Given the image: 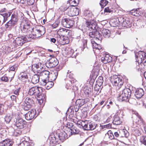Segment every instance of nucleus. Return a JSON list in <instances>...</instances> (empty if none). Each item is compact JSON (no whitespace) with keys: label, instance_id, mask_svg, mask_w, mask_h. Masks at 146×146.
<instances>
[{"label":"nucleus","instance_id":"obj_26","mask_svg":"<svg viewBox=\"0 0 146 146\" xmlns=\"http://www.w3.org/2000/svg\"><path fill=\"white\" fill-rule=\"evenodd\" d=\"M102 33L103 36L106 38L109 37L111 34V31L107 29H103L102 30Z\"/></svg>","mask_w":146,"mask_h":146},{"label":"nucleus","instance_id":"obj_63","mask_svg":"<svg viewBox=\"0 0 146 146\" xmlns=\"http://www.w3.org/2000/svg\"><path fill=\"white\" fill-rule=\"evenodd\" d=\"M64 29H65V28L60 29L58 31V33H60V34L63 35L64 32Z\"/></svg>","mask_w":146,"mask_h":146},{"label":"nucleus","instance_id":"obj_10","mask_svg":"<svg viewBox=\"0 0 146 146\" xmlns=\"http://www.w3.org/2000/svg\"><path fill=\"white\" fill-rule=\"evenodd\" d=\"M74 21L67 18L63 19L61 22V23L62 25L67 28L72 27L74 25Z\"/></svg>","mask_w":146,"mask_h":146},{"label":"nucleus","instance_id":"obj_29","mask_svg":"<svg viewBox=\"0 0 146 146\" xmlns=\"http://www.w3.org/2000/svg\"><path fill=\"white\" fill-rule=\"evenodd\" d=\"M12 142L9 140H3V141L0 143V146H11Z\"/></svg>","mask_w":146,"mask_h":146},{"label":"nucleus","instance_id":"obj_31","mask_svg":"<svg viewBox=\"0 0 146 146\" xmlns=\"http://www.w3.org/2000/svg\"><path fill=\"white\" fill-rule=\"evenodd\" d=\"M59 139L63 142L65 140L68 138L67 134L64 132L61 133H60L58 136Z\"/></svg>","mask_w":146,"mask_h":146},{"label":"nucleus","instance_id":"obj_8","mask_svg":"<svg viewBox=\"0 0 146 146\" xmlns=\"http://www.w3.org/2000/svg\"><path fill=\"white\" fill-rule=\"evenodd\" d=\"M58 63L57 59L55 57H52L47 60L46 63L47 67L49 68H51L57 66Z\"/></svg>","mask_w":146,"mask_h":146},{"label":"nucleus","instance_id":"obj_23","mask_svg":"<svg viewBox=\"0 0 146 146\" xmlns=\"http://www.w3.org/2000/svg\"><path fill=\"white\" fill-rule=\"evenodd\" d=\"M70 126L71 128L70 129L71 131L70 133L71 135H75L78 134L79 132V130L76 127H73V125L72 123L70 124ZM70 126V124H67L68 127V125Z\"/></svg>","mask_w":146,"mask_h":146},{"label":"nucleus","instance_id":"obj_32","mask_svg":"<svg viewBox=\"0 0 146 146\" xmlns=\"http://www.w3.org/2000/svg\"><path fill=\"white\" fill-rule=\"evenodd\" d=\"M25 103L32 107L34 104V102L32 98L27 97L25 100Z\"/></svg>","mask_w":146,"mask_h":146},{"label":"nucleus","instance_id":"obj_62","mask_svg":"<svg viewBox=\"0 0 146 146\" xmlns=\"http://www.w3.org/2000/svg\"><path fill=\"white\" fill-rule=\"evenodd\" d=\"M17 97L16 96H15L14 95H12L11 97V100L12 101H14L15 102L16 101Z\"/></svg>","mask_w":146,"mask_h":146},{"label":"nucleus","instance_id":"obj_36","mask_svg":"<svg viewBox=\"0 0 146 146\" xmlns=\"http://www.w3.org/2000/svg\"><path fill=\"white\" fill-rule=\"evenodd\" d=\"M39 96L37 97V100L39 104H41L43 103V101L45 100V96L44 94H41Z\"/></svg>","mask_w":146,"mask_h":146},{"label":"nucleus","instance_id":"obj_53","mask_svg":"<svg viewBox=\"0 0 146 146\" xmlns=\"http://www.w3.org/2000/svg\"><path fill=\"white\" fill-rule=\"evenodd\" d=\"M11 117L9 115H7L5 117V121L7 123H9L10 121Z\"/></svg>","mask_w":146,"mask_h":146},{"label":"nucleus","instance_id":"obj_11","mask_svg":"<svg viewBox=\"0 0 146 146\" xmlns=\"http://www.w3.org/2000/svg\"><path fill=\"white\" fill-rule=\"evenodd\" d=\"M27 122L22 118H18L17 119L15 125L19 129H22L25 127L26 125Z\"/></svg>","mask_w":146,"mask_h":146},{"label":"nucleus","instance_id":"obj_9","mask_svg":"<svg viewBox=\"0 0 146 146\" xmlns=\"http://www.w3.org/2000/svg\"><path fill=\"white\" fill-rule=\"evenodd\" d=\"M111 82L115 86H121L123 83L122 79L116 75H113L112 77Z\"/></svg>","mask_w":146,"mask_h":146},{"label":"nucleus","instance_id":"obj_14","mask_svg":"<svg viewBox=\"0 0 146 146\" xmlns=\"http://www.w3.org/2000/svg\"><path fill=\"white\" fill-rule=\"evenodd\" d=\"M127 88H126L123 90L122 95L119 97L118 100L120 102L125 101L127 102Z\"/></svg>","mask_w":146,"mask_h":146},{"label":"nucleus","instance_id":"obj_35","mask_svg":"<svg viewBox=\"0 0 146 146\" xmlns=\"http://www.w3.org/2000/svg\"><path fill=\"white\" fill-rule=\"evenodd\" d=\"M49 140H50V143L52 145L54 146L57 143L56 138L54 135L52 136L51 138H49Z\"/></svg>","mask_w":146,"mask_h":146},{"label":"nucleus","instance_id":"obj_46","mask_svg":"<svg viewBox=\"0 0 146 146\" xmlns=\"http://www.w3.org/2000/svg\"><path fill=\"white\" fill-rule=\"evenodd\" d=\"M48 79H46L45 78H42V80L40 82L41 85L44 86L46 85L47 83L48 82Z\"/></svg>","mask_w":146,"mask_h":146},{"label":"nucleus","instance_id":"obj_30","mask_svg":"<svg viewBox=\"0 0 146 146\" xmlns=\"http://www.w3.org/2000/svg\"><path fill=\"white\" fill-rule=\"evenodd\" d=\"M139 10V9L132 10L129 12V14L135 16H139L141 14Z\"/></svg>","mask_w":146,"mask_h":146},{"label":"nucleus","instance_id":"obj_45","mask_svg":"<svg viewBox=\"0 0 146 146\" xmlns=\"http://www.w3.org/2000/svg\"><path fill=\"white\" fill-rule=\"evenodd\" d=\"M97 125L94 123L91 122H90L89 126L91 128V130H93L95 129Z\"/></svg>","mask_w":146,"mask_h":146},{"label":"nucleus","instance_id":"obj_34","mask_svg":"<svg viewBox=\"0 0 146 146\" xmlns=\"http://www.w3.org/2000/svg\"><path fill=\"white\" fill-rule=\"evenodd\" d=\"M21 80L24 82H26L28 80V76L26 73L23 72L21 74Z\"/></svg>","mask_w":146,"mask_h":146},{"label":"nucleus","instance_id":"obj_50","mask_svg":"<svg viewBox=\"0 0 146 146\" xmlns=\"http://www.w3.org/2000/svg\"><path fill=\"white\" fill-rule=\"evenodd\" d=\"M22 29H23L20 30L19 28H16L15 30V32L14 33L15 35L17 36L20 35V31H22V32L23 33L22 31Z\"/></svg>","mask_w":146,"mask_h":146},{"label":"nucleus","instance_id":"obj_28","mask_svg":"<svg viewBox=\"0 0 146 146\" xmlns=\"http://www.w3.org/2000/svg\"><path fill=\"white\" fill-rule=\"evenodd\" d=\"M40 74L42 78L48 79L49 78L50 72L47 70H44L40 72Z\"/></svg>","mask_w":146,"mask_h":146},{"label":"nucleus","instance_id":"obj_57","mask_svg":"<svg viewBox=\"0 0 146 146\" xmlns=\"http://www.w3.org/2000/svg\"><path fill=\"white\" fill-rule=\"evenodd\" d=\"M90 11H86L85 12L84 15L86 16H87L90 18V17H91L92 16V14L89 13Z\"/></svg>","mask_w":146,"mask_h":146},{"label":"nucleus","instance_id":"obj_1","mask_svg":"<svg viewBox=\"0 0 146 146\" xmlns=\"http://www.w3.org/2000/svg\"><path fill=\"white\" fill-rule=\"evenodd\" d=\"M23 25L22 32L24 33H31V35H28L30 41L36 38H38L43 35L45 33V29L43 27L37 26L35 28H32L30 27V24L27 23L26 21H23L21 24Z\"/></svg>","mask_w":146,"mask_h":146},{"label":"nucleus","instance_id":"obj_4","mask_svg":"<svg viewBox=\"0 0 146 146\" xmlns=\"http://www.w3.org/2000/svg\"><path fill=\"white\" fill-rule=\"evenodd\" d=\"M28 35H27L16 38L14 40L13 42L16 46H22L26 42L31 41Z\"/></svg>","mask_w":146,"mask_h":146},{"label":"nucleus","instance_id":"obj_49","mask_svg":"<svg viewBox=\"0 0 146 146\" xmlns=\"http://www.w3.org/2000/svg\"><path fill=\"white\" fill-rule=\"evenodd\" d=\"M133 130L134 132V133L136 135L139 136L141 134L140 129L136 128H135Z\"/></svg>","mask_w":146,"mask_h":146},{"label":"nucleus","instance_id":"obj_54","mask_svg":"<svg viewBox=\"0 0 146 146\" xmlns=\"http://www.w3.org/2000/svg\"><path fill=\"white\" fill-rule=\"evenodd\" d=\"M46 85H47V86L48 89H49L53 86L54 85V83L52 82V81L51 82L48 81Z\"/></svg>","mask_w":146,"mask_h":146},{"label":"nucleus","instance_id":"obj_15","mask_svg":"<svg viewBox=\"0 0 146 146\" xmlns=\"http://www.w3.org/2000/svg\"><path fill=\"white\" fill-rule=\"evenodd\" d=\"M101 38L100 39H99L98 38H91V42L92 44L93 47V48L100 50L102 48L101 46L100 45L97 44L95 42V40H98L100 42L101 41V40L102 38V36L101 35Z\"/></svg>","mask_w":146,"mask_h":146},{"label":"nucleus","instance_id":"obj_52","mask_svg":"<svg viewBox=\"0 0 146 146\" xmlns=\"http://www.w3.org/2000/svg\"><path fill=\"white\" fill-rule=\"evenodd\" d=\"M4 105L3 104H0V115H2L4 112Z\"/></svg>","mask_w":146,"mask_h":146},{"label":"nucleus","instance_id":"obj_24","mask_svg":"<svg viewBox=\"0 0 146 146\" xmlns=\"http://www.w3.org/2000/svg\"><path fill=\"white\" fill-rule=\"evenodd\" d=\"M88 99H79L77 100L76 102V105H78V107H81L88 101Z\"/></svg>","mask_w":146,"mask_h":146},{"label":"nucleus","instance_id":"obj_25","mask_svg":"<svg viewBox=\"0 0 146 146\" xmlns=\"http://www.w3.org/2000/svg\"><path fill=\"white\" fill-rule=\"evenodd\" d=\"M58 72L57 70H55L50 74L49 78H51L52 81H54L56 80L58 76Z\"/></svg>","mask_w":146,"mask_h":146},{"label":"nucleus","instance_id":"obj_64","mask_svg":"<svg viewBox=\"0 0 146 146\" xmlns=\"http://www.w3.org/2000/svg\"><path fill=\"white\" fill-rule=\"evenodd\" d=\"M17 69V67L15 66H13L10 68L9 70L10 71H14Z\"/></svg>","mask_w":146,"mask_h":146},{"label":"nucleus","instance_id":"obj_12","mask_svg":"<svg viewBox=\"0 0 146 146\" xmlns=\"http://www.w3.org/2000/svg\"><path fill=\"white\" fill-rule=\"evenodd\" d=\"M42 68H43V65L40 62L34 64L32 66V69L34 73H39Z\"/></svg>","mask_w":146,"mask_h":146},{"label":"nucleus","instance_id":"obj_5","mask_svg":"<svg viewBox=\"0 0 146 146\" xmlns=\"http://www.w3.org/2000/svg\"><path fill=\"white\" fill-rule=\"evenodd\" d=\"M135 53L137 65L142 63L144 60L146 61V53L145 52L139 51L138 52H135Z\"/></svg>","mask_w":146,"mask_h":146},{"label":"nucleus","instance_id":"obj_20","mask_svg":"<svg viewBox=\"0 0 146 146\" xmlns=\"http://www.w3.org/2000/svg\"><path fill=\"white\" fill-rule=\"evenodd\" d=\"M143 89L141 88H137L136 90L135 95L137 98H141L144 94Z\"/></svg>","mask_w":146,"mask_h":146},{"label":"nucleus","instance_id":"obj_44","mask_svg":"<svg viewBox=\"0 0 146 146\" xmlns=\"http://www.w3.org/2000/svg\"><path fill=\"white\" fill-rule=\"evenodd\" d=\"M128 133V131L127 130L124 129H123L121 131V133L122 134L121 137H124L126 138H127V134Z\"/></svg>","mask_w":146,"mask_h":146},{"label":"nucleus","instance_id":"obj_42","mask_svg":"<svg viewBox=\"0 0 146 146\" xmlns=\"http://www.w3.org/2000/svg\"><path fill=\"white\" fill-rule=\"evenodd\" d=\"M18 146H30V145L29 142L23 141Z\"/></svg>","mask_w":146,"mask_h":146},{"label":"nucleus","instance_id":"obj_39","mask_svg":"<svg viewBox=\"0 0 146 146\" xmlns=\"http://www.w3.org/2000/svg\"><path fill=\"white\" fill-rule=\"evenodd\" d=\"M108 3V2L106 0H101L100 4L102 8H103Z\"/></svg>","mask_w":146,"mask_h":146},{"label":"nucleus","instance_id":"obj_27","mask_svg":"<svg viewBox=\"0 0 146 146\" xmlns=\"http://www.w3.org/2000/svg\"><path fill=\"white\" fill-rule=\"evenodd\" d=\"M5 8H4L3 10L4 15H5V18H4L3 20L4 23L6 22L8 20L12 13V12L11 11H5Z\"/></svg>","mask_w":146,"mask_h":146},{"label":"nucleus","instance_id":"obj_38","mask_svg":"<svg viewBox=\"0 0 146 146\" xmlns=\"http://www.w3.org/2000/svg\"><path fill=\"white\" fill-rule=\"evenodd\" d=\"M92 89L88 87H85L84 89V94L87 96L91 93Z\"/></svg>","mask_w":146,"mask_h":146},{"label":"nucleus","instance_id":"obj_40","mask_svg":"<svg viewBox=\"0 0 146 146\" xmlns=\"http://www.w3.org/2000/svg\"><path fill=\"white\" fill-rule=\"evenodd\" d=\"M22 107L24 110L27 111L29 110L32 107V106L25 103L24 105H23Z\"/></svg>","mask_w":146,"mask_h":146},{"label":"nucleus","instance_id":"obj_60","mask_svg":"<svg viewBox=\"0 0 146 146\" xmlns=\"http://www.w3.org/2000/svg\"><path fill=\"white\" fill-rule=\"evenodd\" d=\"M20 89V88H19L14 90V94L17 96L18 95H19V93Z\"/></svg>","mask_w":146,"mask_h":146},{"label":"nucleus","instance_id":"obj_43","mask_svg":"<svg viewBox=\"0 0 146 146\" xmlns=\"http://www.w3.org/2000/svg\"><path fill=\"white\" fill-rule=\"evenodd\" d=\"M103 82V78L102 77L100 76L96 81L97 84L101 85Z\"/></svg>","mask_w":146,"mask_h":146},{"label":"nucleus","instance_id":"obj_48","mask_svg":"<svg viewBox=\"0 0 146 146\" xmlns=\"http://www.w3.org/2000/svg\"><path fill=\"white\" fill-rule=\"evenodd\" d=\"M140 142L146 145V136H142L140 139Z\"/></svg>","mask_w":146,"mask_h":146},{"label":"nucleus","instance_id":"obj_51","mask_svg":"<svg viewBox=\"0 0 146 146\" xmlns=\"http://www.w3.org/2000/svg\"><path fill=\"white\" fill-rule=\"evenodd\" d=\"M70 31L67 29H65L64 30V32L63 34V36H67L69 35V33Z\"/></svg>","mask_w":146,"mask_h":146},{"label":"nucleus","instance_id":"obj_55","mask_svg":"<svg viewBox=\"0 0 146 146\" xmlns=\"http://www.w3.org/2000/svg\"><path fill=\"white\" fill-rule=\"evenodd\" d=\"M4 18H5L3 10H1L0 11V19L3 22Z\"/></svg>","mask_w":146,"mask_h":146},{"label":"nucleus","instance_id":"obj_6","mask_svg":"<svg viewBox=\"0 0 146 146\" xmlns=\"http://www.w3.org/2000/svg\"><path fill=\"white\" fill-rule=\"evenodd\" d=\"M65 11H67V14L70 17L77 15L79 13V9L75 7L69 6Z\"/></svg>","mask_w":146,"mask_h":146},{"label":"nucleus","instance_id":"obj_58","mask_svg":"<svg viewBox=\"0 0 146 146\" xmlns=\"http://www.w3.org/2000/svg\"><path fill=\"white\" fill-rule=\"evenodd\" d=\"M101 85L99 84H96L94 87V90L96 91H98L99 90L100 88V86Z\"/></svg>","mask_w":146,"mask_h":146},{"label":"nucleus","instance_id":"obj_22","mask_svg":"<svg viewBox=\"0 0 146 146\" xmlns=\"http://www.w3.org/2000/svg\"><path fill=\"white\" fill-rule=\"evenodd\" d=\"M8 131L11 135L15 136H17L20 135L22 133L21 131L15 130L13 127H11L9 129Z\"/></svg>","mask_w":146,"mask_h":146},{"label":"nucleus","instance_id":"obj_19","mask_svg":"<svg viewBox=\"0 0 146 146\" xmlns=\"http://www.w3.org/2000/svg\"><path fill=\"white\" fill-rule=\"evenodd\" d=\"M122 122V119L118 115H115L114 117L113 123V125H118L120 124Z\"/></svg>","mask_w":146,"mask_h":146},{"label":"nucleus","instance_id":"obj_17","mask_svg":"<svg viewBox=\"0 0 146 146\" xmlns=\"http://www.w3.org/2000/svg\"><path fill=\"white\" fill-rule=\"evenodd\" d=\"M130 110L133 114H135L137 117L138 121H135V122L137 124L143 123V119L142 118L141 116L139 115L138 113L133 109Z\"/></svg>","mask_w":146,"mask_h":146},{"label":"nucleus","instance_id":"obj_2","mask_svg":"<svg viewBox=\"0 0 146 146\" xmlns=\"http://www.w3.org/2000/svg\"><path fill=\"white\" fill-rule=\"evenodd\" d=\"M82 29L83 32L86 33H89L88 36L90 39L92 38L101 39V34L99 31H94L90 32L92 29H93L90 22L87 21L82 26Z\"/></svg>","mask_w":146,"mask_h":146},{"label":"nucleus","instance_id":"obj_18","mask_svg":"<svg viewBox=\"0 0 146 146\" xmlns=\"http://www.w3.org/2000/svg\"><path fill=\"white\" fill-rule=\"evenodd\" d=\"M101 60L104 63L107 64L112 61V57L109 55L107 54L104 56L102 57Z\"/></svg>","mask_w":146,"mask_h":146},{"label":"nucleus","instance_id":"obj_61","mask_svg":"<svg viewBox=\"0 0 146 146\" xmlns=\"http://www.w3.org/2000/svg\"><path fill=\"white\" fill-rule=\"evenodd\" d=\"M35 2V0H29L27 2L28 4L29 5H33Z\"/></svg>","mask_w":146,"mask_h":146},{"label":"nucleus","instance_id":"obj_47","mask_svg":"<svg viewBox=\"0 0 146 146\" xmlns=\"http://www.w3.org/2000/svg\"><path fill=\"white\" fill-rule=\"evenodd\" d=\"M107 134L109 136V138L110 139L112 140L114 139V136L111 131H109Z\"/></svg>","mask_w":146,"mask_h":146},{"label":"nucleus","instance_id":"obj_3","mask_svg":"<svg viewBox=\"0 0 146 146\" xmlns=\"http://www.w3.org/2000/svg\"><path fill=\"white\" fill-rule=\"evenodd\" d=\"M18 20L17 16L15 14H12L11 19L5 25V28L8 30L11 31L12 27L17 24Z\"/></svg>","mask_w":146,"mask_h":146},{"label":"nucleus","instance_id":"obj_7","mask_svg":"<svg viewBox=\"0 0 146 146\" xmlns=\"http://www.w3.org/2000/svg\"><path fill=\"white\" fill-rule=\"evenodd\" d=\"M42 90L41 88L35 86L31 88L29 90V94L31 96L34 95L37 97L41 95V91Z\"/></svg>","mask_w":146,"mask_h":146},{"label":"nucleus","instance_id":"obj_13","mask_svg":"<svg viewBox=\"0 0 146 146\" xmlns=\"http://www.w3.org/2000/svg\"><path fill=\"white\" fill-rule=\"evenodd\" d=\"M36 114V110L35 109H33L25 114V117L27 120H31L35 117Z\"/></svg>","mask_w":146,"mask_h":146},{"label":"nucleus","instance_id":"obj_56","mask_svg":"<svg viewBox=\"0 0 146 146\" xmlns=\"http://www.w3.org/2000/svg\"><path fill=\"white\" fill-rule=\"evenodd\" d=\"M104 11L105 13H110L112 11V10L111 9L110 7H107L105 8Z\"/></svg>","mask_w":146,"mask_h":146},{"label":"nucleus","instance_id":"obj_16","mask_svg":"<svg viewBox=\"0 0 146 146\" xmlns=\"http://www.w3.org/2000/svg\"><path fill=\"white\" fill-rule=\"evenodd\" d=\"M117 23H118L119 25H121L123 27H127L128 24L126 21V20L122 17H119L117 18L116 20Z\"/></svg>","mask_w":146,"mask_h":146},{"label":"nucleus","instance_id":"obj_37","mask_svg":"<svg viewBox=\"0 0 146 146\" xmlns=\"http://www.w3.org/2000/svg\"><path fill=\"white\" fill-rule=\"evenodd\" d=\"M68 1L70 4V6L74 7L76 6L78 4L79 0H69Z\"/></svg>","mask_w":146,"mask_h":146},{"label":"nucleus","instance_id":"obj_21","mask_svg":"<svg viewBox=\"0 0 146 146\" xmlns=\"http://www.w3.org/2000/svg\"><path fill=\"white\" fill-rule=\"evenodd\" d=\"M78 123L79 125L81 126L84 128V129L86 130H91V128L89 126L90 123H87V121H82V122H79Z\"/></svg>","mask_w":146,"mask_h":146},{"label":"nucleus","instance_id":"obj_33","mask_svg":"<svg viewBox=\"0 0 146 146\" xmlns=\"http://www.w3.org/2000/svg\"><path fill=\"white\" fill-rule=\"evenodd\" d=\"M39 76L38 75L35 74L33 77L31 81L33 84L38 83L39 81Z\"/></svg>","mask_w":146,"mask_h":146},{"label":"nucleus","instance_id":"obj_41","mask_svg":"<svg viewBox=\"0 0 146 146\" xmlns=\"http://www.w3.org/2000/svg\"><path fill=\"white\" fill-rule=\"evenodd\" d=\"M128 102L134 105H135L137 104V102L136 99L131 97L128 99Z\"/></svg>","mask_w":146,"mask_h":146},{"label":"nucleus","instance_id":"obj_59","mask_svg":"<svg viewBox=\"0 0 146 146\" xmlns=\"http://www.w3.org/2000/svg\"><path fill=\"white\" fill-rule=\"evenodd\" d=\"M1 80L2 81H3L5 82H7L8 80V77L7 76H4L1 77Z\"/></svg>","mask_w":146,"mask_h":146}]
</instances>
